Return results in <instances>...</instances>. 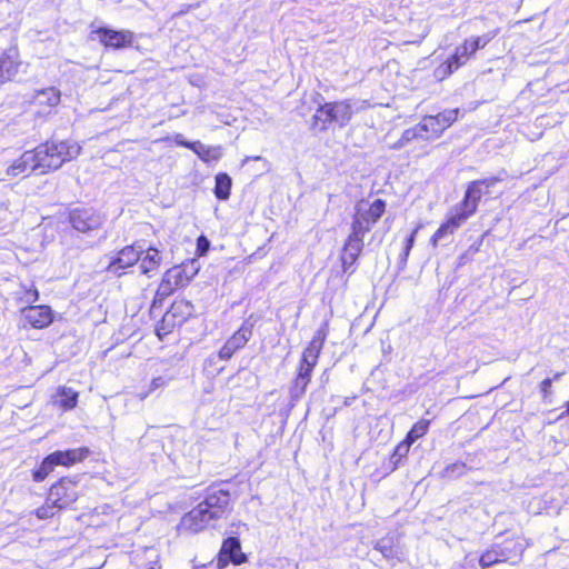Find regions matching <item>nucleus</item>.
I'll use <instances>...</instances> for the list:
<instances>
[{
	"label": "nucleus",
	"instance_id": "nucleus-30",
	"mask_svg": "<svg viewBox=\"0 0 569 569\" xmlns=\"http://www.w3.org/2000/svg\"><path fill=\"white\" fill-rule=\"evenodd\" d=\"M430 426L431 419L420 418L411 426L409 431L406 433V437L415 443L429 432Z\"/></svg>",
	"mask_w": 569,
	"mask_h": 569
},
{
	"label": "nucleus",
	"instance_id": "nucleus-15",
	"mask_svg": "<svg viewBox=\"0 0 569 569\" xmlns=\"http://www.w3.org/2000/svg\"><path fill=\"white\" fill-rule=\"evenodd\" d=\"M23 66L20 50L11 46L0 53V86L13 82Z\"/></svg>",
	"mask_w": 569,
	"mask_h": 569
},
{
	"label": "nucleus",
	"instance_id": "nucleus-32",
	"mask_svg": "<svg viewBox=\"0 0 569 569\" xmlns=\"http://www.w3.org/2000/svg\"><path fill=\"white\" fill-rule=\"evenodd\" d=\"M500 553L498 551V546L496 543H492L490 547H488L485 551H482L479 556V566L482 569L490 568L495 565L502 563Z\"/></svg>",
	"mask_w": 569,
	"mask_h": 569
},
{
	"label": "nucleus",
	"instance_id": "nucleus-18",
	"mask_svg": "<svg viewBox=\"0 0 569 569\" xmlns=\"http://www.w3.org/2000/svg\"><path fill=\"white\" fill-rule=\"evenodd\" d=\"M24 327L44 329L53 321V312L44 305H32L21 309Z\"/></svg>",
	"mask_w": 569,
	"mask_h": 569
},
{
	"label": "nucleus",
	"instance_id": "nucleus-42",
	"mask_svg": "<svg viewBox=\"0 0 569 569\" xmlns=\"http://www.w3.org/2000/svg\"><path fill=\"white\" fill-rule=\"evenodd\" d=\"M169 379H166L163 377H156L151 380V383H150V391H153L158 388H161L163 386H166V383L168 382Z\"/></svg>",
	"mask_w": 569,
	"mask_h": 569
},
{
	"label": "nucleus",
	"instance_id": "nucleus-41",
	"mask_svg": "<svg viewBox=\"0 0 569 569\" xmlns=\"http://www.w3.org/2000/svg\"><path fill=\"white\" fill-rule=\"evenodd\" d=\"M173 140H174L176 144H178L180 147H183V148H187L189 150H192L193 144H194V141H187V140H184L182 134H180V133H177L173 137Z\"/></svg>",
	"mask_w": 569,
	"mask_h": 569
},
{
	"label": "nucleus",
	"instance_id": "nucleus-11",
	"mask_svg": "<svg viewBox=\"0 0 569 569\" xmlns=\"http://www.w3.org/2000/svg\"><path fill=\"white\" fill-rule=\"evenodd\" d=\"M61 91L54 86L36 90L30 100L34 116L46 119L54 114L61 102Z\"/></svg>",
	"mask_w": 569,
	"mask_h": 569
},
{
	"label": "nucleus",
	"instance_id": "nucleus-28",
	"mask_svg": "<svg viewBox=\"0 0 569 569\" xmlns=\"http://www.w3.org/2000/svg\"><path fill=\"white\" fill-rule=\"evenodd\" d=\"M232 180L226 172H219L214 177L213 194L218 200L226 201L230 198Z\"/></svg>",
	"mask_w": 569,
	"mask_h": 569
},
{
	"label": "nucleus",
	"instance_id": "nucleus-21",
	"mask_svg": "<svg viewBox=\"0 0 569 569\" xmlns=\"http://www.w3.org/2000/svg\"><path fill=\"white\" fill-rule=\"evenodd\" d=\"M32 172H38V164L32 150L24 151L6 169V174L11 179L27 178Z\"/></svg>",
	"mask_w": 569,
	"mask_h": 569
},
{
	"label": "nucleus",
	"instance_id": "nucleus-25",
	"mask_svg": "<svg viewBox=\"0 0 569 569\" xmlns=\"http://www.w3.org/2000/svg\"><path fill=\"white\" fill-rule=\"evenodd\" d=\"M180 327L194 316V306L184 298H176L166 311Z\"/></svg>",
	"mask_w": 569,
	"mask_h": 569
},
{
	"label": "nucleus",
	"instance_id": "nucleus-10",
	"mask_svg": "<svg viewBox=\"0 0 569 569\" xmlns=\"http://www.w3.org/2000/svg\"><path fill=\"white\" fill-rule=\"evenodd\" d=\"M140 241H134L117 250L109 259L106 268L107 272L117 278L133 273V268L137 266V261L140 257L138 253Z\"/></svg>",
	"mask_w": 569,
	"mask_h": 569
},
{
	"label": "nucleus",
	"instance_id": "nucleus-29",
	"mask_svg": "<svg viewBox=\"0 0 569 569\" xmlns=\"http://www.w3.org/2000/svg\"><path fill=\"white\" fill-rule=\"evenodd\" d=\"M181 328L168 313H163L156 326V336L159 340H163L177 329Z\"/></svg>",
	"mask_w": 569,
	"mask_h": 569
},
{
	"label": "nucleus",
	"instance_id": "nucleus-7",
	"mask_svg": "<svg viewBox=\"0 0 569 569\" xmlns=\"http://www.w3.org/2000/svg\"><path fill=\"white\" fill-rule=\"evenodd\" d=\"M199 268L194 260H187L166 270L152 298V307L161 306L176 291L186 288L197 276Z\"/></svg>",
	"mask_w": 569,
	"mask_h": 569
},
{
	"label": "nucleus",
	"instance_id": "nucleus-14",
	"mask_svg": "<svg viewBox=\"0 0 569 569\" xmlns=\"http://www.w3.org/2000/svg\"><path fill=\"white\" fill-rule=\"evenodd\" d=\"M91 33L97 36L101 46L112 50L131 48L136 40L134 33L130 30H114L107 27H99Z\"/></svg>",
	"mask_w": 569,
	"mask_h": 569
},
{
	"label": "nucleus",
	"instance_id": "nucleus-24",
	"mask_svg": "<svg viewBox=\"0 0 569 569\" xmlns=\"http://www.w3.org/2000/svg\"><path fill=\"white\" fill-rule=\"evenodd\" d=\"M496 546H498L502 563L517 565L521 561L525 547L519 537L506 538L501 542L496 543Z\"/></svg>",
	"mask_w": 569,
	"mask_h": 569
},
{
	"label": "nucleus",
	"instance_id": "nucleus-31",
	"mask_svg": "<svg viewBox=\"0 0 569 569\" xmlns=\"http://www.w3.org/2000/svg\"><path fill=\"white\" fill-rule=\"evenodd\" d=\"M54 466L49 456H46L42 461L31 471L32 481L36 483L43 482L53 471Z\"/></svg>",
	"mask_w": 569,
	"mask_h": 569
},
{
	"label": "nucleus",
	"instance_id": "nucleus-44",
	"mask_svg": "<svg viewBox=\"0 0 569 569\" xmlns=\"http://www.w3.org/2000/svg\"><path fill=\"white\" fill-rule=\"evenodd\" d=\"M569 418V400L566 403V409L559 415L558 420Z\"/></svg>",
	"mask_w": 569,
	"mask_h": 569
},
{
	"label": "nucleus",
	"instance_id": "nucleus-4",
	"mask_svg": "<svg viewBox=\"0 0 569 569\" xmlns=\"http://www.w3.org/2000/svg\"><path fill=\"white\" fill-rule=\"evenodd\" d=\"M31 150L38 164V173L47 174L76 159L81 148L68 140H47Z\"/></svg>",
	"mask_w": 569,
	"mask_h": 569
},
{
	"label": "nucleus",
	"instance_id": "nucleus-43",
	"mask_svg": "<svg viewBox=\"0 0 569 569\" xmlns=\"http://www.w3.org/2000/svg\"><path fill=\"white\" fill-rule=\"evenodd\" d=\"M472 257L465 250L462 253L459 254L457 259V267H463L469 261H471Z\"/></svg>",
	"mask_w": 569,
	"mask_h": 569
},
{
	"label": "nucleus",
	"instance_id": "nucleus-39",
	"mask_svg": "<svg viewBox=\"0 0 569 569\" xmlns=\"http://www.w3.org/2000/svg\"><path fill=\"white\" fill-rule=\"evenodd\" d=\"M467 469V465L462 461H457V462H453V463H450L448 465L446 468H445V473H457V475H462Z\"/></svg>",
	"mask_w": 569,
	"mask_h": 569
},
{
	"label": "nucleus",
	"instance_id": "nucleus-22",
	"mask_svg": "<svg viewBox=\"0 0 569 569\" xmlns=\"http://www.w3.org/2000/svg\"><path fill=\"white\" fill-rule=\"evenodd\" d=\"M70 223L80 232H89L101 226V217L91 209L77 208L70 212Z\"/></svg>",
	"mask_w": 569,
	"mask_h": 569
},
{
	"label": "nucleus",
	"instance_id": "nucleus-46",
	"mask_svg": "<svg viewBox=\"0 0 569 569\" xmlns=\"http://www.w3.org/2000/svg\"><path fill=\"white\" fill-rule=\"evenodd\" d=\"M197 569H199V568H197Z\"/></svg>",
	"mask_w": 569,
	"mask_h": 569
},
{
	"label": "nucleus",
	"instance_id": "nucleus-2",
	"mask_svg": "<svg viewBox=\"0 0 569 569\" xmlns=\"http://www.w3.org/2000/svg\"><path fill=\"white\" fill-rule=\"evenodd\" d=\"M329 335V321H323L307 346L301 351L295 377L290 383V397L298 400L306 393L307 387L311 382L312 373L317 367L321 352L325 348Z\"/></svg>",
	"mask_w": 569,
	"mask_h": 569
},
{
	"label": "nucleus",
	"instance_id": "nucleus-16",
	"mask_svg": "<svg viewBox=\"0 0 569 569\" xmlns=\"http://www.w3.org/2000/svg\"><path fill=\"white\" fill-rule=\"evenodd\" d=\"M138 253L140 256L136 266L138 268V273L148 279L156 277L163 262L161 251L154 246L144 248L140 242Z\"/></svg>",
	"mask_w": 569,
	"mask_h": 569
},
{
	"label": "nucleus",
	"instance_id": "nucleus-33",
	"mask_svg": "<svg viewBox=\"0 0 569 569\" xmlns=\"http://www.w3.org/2000/svg\"><path fill=\"white\" fill-rule=\"evenodd\" d=\"M61 511L62 509L53 505L51 497L47 495L44 502L33 511V515L39 520H48L58 516Z\"/></svg>",
	"mask_w": 569,
	"mask_h": 569
},
{
	"label": "nucleus",
	"instance_id": "nucleus-37",
	"mask_svg": "<svg viewBox=\"0 0 569 569\" xmlns=\"http://www.w3.org/2000/svg\"><path fill=\"white\" fill-rule=\"evenodd\" d=\"M26 302L28 303H34L39 299V291L36 287H24L23 288V298Z\"/></svg>",
	"mask_w": 569,
	"mask_h": 569
},
{
	"label": "nucleus",
	"instance_id": "nucleus-9",
	"mask_svg": "<svg viewBox=\"0 0 569 569\" xmlns=\"http://www.w3.org/2000/svg\"><path fill=\"white\" fill-rule=\"evenodd\" d=\"M500 181L501 179L499 177H488L470 181L467 184L463 197L456 209L465 218H471L477 212L482 197L489 194L490 188Z\"/></svg>",
	"mask_w": 569,
	"mask_h": 569
},
{
	"label": "nucleus",
	"instance_id": "nucleus-27",
	"mask_svg": "<svg viewBox=\"0 0 569 569\" xmlns=\"http://www.w3.org/2000/svg\"><path fill=\"white\" fill-rule=\"evenodd\" d=\"M191 151L194 152L204 163L217 162L222 157L221 146H206L200 141H194Z\"/></svg>",
	"mask_w": 569,
	"mask_h": 569
},
{
	"label": "nucleus",
	"instance_id": "nucleus-17",
	"mask_svg": "<svg viewBox=\"0 0 569 569\" xmlns=\"http://www.w3.org/2000/svg\"><path fill=\"white\" fill-rule=\"evenodd\" d=\"M248 557L241 550V543L237 537H228L222 540L221 547L217 555L218 569L226 568L229 563L240 566L247 562Z\"/></svg>",
	"mask_w": 569,
	"mask_h": 569
},
{
	"label": "nucleus",
	"instance_id": "nucleus-38",
	"mask_svg": "<svg viewBox=\"0 0 569 569\" xmlns=\"http://www.w3.org/2000/svg\"><path fill=\"white\" fill-rule=\"evenodd\" d=\"M539 390L543 399H548L552 393V379L551 378H545L539 383Z\"/></svg>",
	"mask_w": 569,
	"mask_h": 569
},
{
	"label": "nucleus",
	"instance_id": "nucleus-40",
	"mask_svg": "<svg viewBox=\"0 0 569 569\" xmlns=\"http://www.w3.org/2000/svg\"><path fill=\"white\" fill-rule=\"evenodd\" d=\"M486 233L481 234L475 242H472L466 250L471 257L481 250L483 238Z\"/></svg>",
	"mask_w": 569,
	"mask_h": 569
},
{
	"label": "nucleus",
	"instance_id": "nucleus-6",
	"mask_svg": "<svg viewBox=\"0 0 569 569\" xmlns=\"http://www.w3.org/2000/svg\"><path fill=\"white\" fill-rule=\"evenodd\" d=\"M497 34L498 30H493L482 36L466 38L458 47H456L452 54L435 68V78L439 81L448 79L456 70L473 59L478 50L486 48V46L493 40Z\"/></svg>",
	"mask_w": 569,
	"mask_h": 569
},
{
	"label": "nucleus",
	"instance_id": "nucleus-23",
	"mask_svg": "<svg viewBox=\"0 0 569 569\" xmlns=\"http://www.w3.org/2000/svg\"><path fill=\"white\" fill-rule=\"evenodd\" d=\"M468 219L465 218L457 209L456 212L448 216L431 234L429 242L432 248H437L439 241L448 236H452Z\"/></svg>",
	"mask_w": 569,
	"mask_h": 569
},
{
	"label": "nucleus",
	"instance_id": "nucleus-45",
	"mask_svg": "<svg viewBox=\"0 0 569 569\" xmlns=\"http://www.w3.org/2000/svg\"><path fill=\"white\" fill-rule=\"evenodd\" d=\"M562 375H563V372H556V373L553 375V377L551 378V379H552V382H553V381L559 380V379H560V377H561Z\"/></svg>",
	"mask_w": 569,
	"mask_h": 569
},
{
	"label": "nucleus",
	"instance_id": "nucleus-1",
	"mask_svg": "<svg viewBox=\"0 0 569 569\" xmlns=\"http://www.w3.org/2000/svg\"><path fill=\"white\" fill-rule=\"evenodd\" d=\"M231 509L230 491L218 483L210 485L201 501L184 512L178 523V529L188 533H199L228 515Z\"/></svg>",
	"mask_w": 569,
	"mask_h": 569
},
{
	"label": "nucleus",
	"instance_id": "nucleus-5",
	"mask_svg": "<svg viewBox=\"0 0 569 569\" xmlns=\"http://www.w3.org/2000/svg\"><path fill=\"white\" fill-rule=\"evenodd\" d=\"M356 113L350 99L326 101L320 103L312 114L309 129L313 133H323L331 128H343L352 120Z\"/></svg>",
	"mask_w": 569,
	"mask_h": 569
},
{
	"label": "nucleus",
	"instance_id": "nucleus-12",
	"mask_svg": "<svg viewBox=\"0 0 569 569\" xmlns=\"http://www.w3.org/2000/svg\"><path fill=\"white\" fill-rule=\"evenodd\" d=\"M52 503L62 510L69 509L79 498V485L72 477H61L49 488Z\"/></svg>",
	"mask_w": 569,
	"mask_h": 569
},
{
	"label": "nucleus",
	"instance_id": "nucleus-35",
	"mask_svg": "<svg viewBox=\"0 0 569 569\" xmlns=\"http://www.w3.org/2000/svg\"><path fill=\"white\" fill-rule=\"evenodd\" d=\"M412 445L413 443L406 436L397 443L392 452V458H396V462H399L402 458L408 456Z\"/></svg>",
	"mask_w": 569,
	"mask_h": 569
},
{
	"label": "nucleus",
	"instance_id": "nucleus-3",
	"mask_svg": "<svg viewBox=\"0 0 569 569\" xmlns=\"http://www.w3.org/2000/svg\"><path fill=\"white\" fill-rule=\"evenodd\" d=\"M459 109H445L437 114H427L413 127L406 129L398 141L396 148H403L415 140H436L449 129L459 118Z\"/></svg>",
	"mask_w": 569,
	"mask_h": 569
},
{
	"label": "nucleus",
	"instance_id": "nucleus-20",
	"mask_svg": "<svg viewBox=\"0 0 569 569\" xmlns=\"http://www.w3.org/2000/svg\"><path fill=\"white\" fill-rule=\"evenodd\" d=\"M91 455L88 447L71 448L66 450H56L48 456L53 466L70 468L74 465L83 462Z\"/></svg>",
	"mask_w": 569,
	"mask_h": 569
},
{
	"label": "nucleus",
	"instance_id": "nucleus-13",
	"mask_svg": "<svg viewBox=\"0 0 569 569\" xmlns=\"http://www.w3.org/2000/svg\"><path fill=\"white\" fill-rule=\"evenodd\" d=\"M253 322L249 319L244 320L218 350V358L220 360L228 361L236 352L243 349L253 335Z\"/></svg>",
	"mask_w": 569,
	"mask_h": 569
},
{
	"label": "nucleus",
	"instance_id": "nucleus-8",
	"mask_svg": "<svg viewBox=\"0 0 569 569\" xmlns=\"http://www.w3.org/2000/svg\"><path fill=\"white\" fill-rule=\"evenodd\" d=\"M386 210L387 202L381 198L375 199L370 203H367L365 200H360L352 214L349 234L363 240L365 236L386 213Z\"/></svg>",
	"mask_w": 569,
	"mask_h": 569
},
{
	"label": "nucleus",
	"instance_id": "nucleus-19",
	"mask_svg": "<svg viewBox=\"0 0 569 569\" xmlns=\"http://www.w3.org/2000/svg\"><path fill=\"white\" fill-rule=\"evenodd\" d=\"M363 249V240L352 234H348L346 238L341 253L340 262L343 272L353 273L356 270V263Z\"/></svg>",
	"mask_w": 569,
	"mask_h": 569
},
{
	"label": "nucleus",
	"instance_id": "nucleus-36",
	"mask_svg": "<svg viewBox=\"0 0 569 569\" xmlns=\"http://www.w3.org/2000/svg\"><path fill=\"white\" fill-rule=\"evenodd\" d=\"M210 248V241L204 234H200L197 238V250L196 253L198 257H203L207 254Z\"/></svg>",
	"mask_w": 569,
	"mask_h": 569
},
{
	"label": "nucleus",
	"instance_id": "nucleus-34",
	"mask_svg": "<svg viewBox=\"0 0 569 569\" xmlns=\"http://www.w3.org/2000/svg\"><path fill=\"white\" fill-rule=\"evenodd\" d=\"M420 229V226L416 227L411 232L410 234L407 237L406 241H405V247H403V250L400 254V261L402 264H406L408 259H409V256H410V252H411V249L415 244V241H416V236L418 233Z\"/></svg>",
	"mask_w": 569,
	"mask_h": 569
},
{
	"label": "nucleus",
	"instance_id": "nucleus-26",
	"mask_svg": "<svg viewBox=\"0 0 569 569\" xmlns=\"http://www.w3.org/2000/svg\"><path fill=\"white\" fill-rule=\"evenodd\" d=\"M79 392L67 386H59L52 397V405L62 411H70L78 405Z\"/></svg>",
	"mask_w": 569,
	"mask_h": 569
}]
</instances>
